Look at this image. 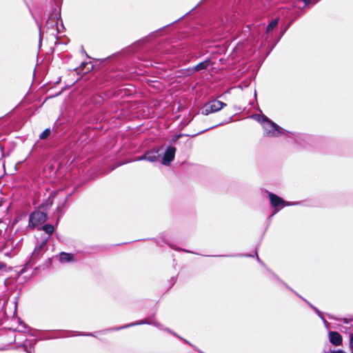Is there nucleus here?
Returning a JSON list of instances; mask_svg holds the SVG:
<instances>
[{
  "label": "nucleus",
  "mask_w": 353,
  "mask_h": 353,
  "mask_svg": "<svg viewBox=\"0 0 353 353\" xmlns=\"http://www.w3.org/2000/svg\"><path fill=\"white\" fill-rule=\"evenodd\" d=\"M73 260V255L69 253L62 252L60 254V261L61 262H69Z\"/></svg>",
  "instance_id": "obj_8"
},
{
  "label": "nucleus",
  "mask_w": 353,
  "mask_h": 353,
  "mask_svg": "<svg viewBox=\"0 0 353 353\" xmlns=\"http://www.w3.org/2000/svg\"><path fill=\"white\" fill-rule=\"evenodd\" d=\"M330 353H345V352L341 350H337V351H332Z\"/></svg>",
  "instance_id": "obj_16"
},
{
  "label": "nucleus",
  "mask_w": 353,
  "mask_h": 353,
  "mask_svg": "<svg viewBox=\"0 0 353 353\" xmlns=\"http://www.w3.org/2000/svg\"><path fill=\"white\" fill-rule=\"evenodd\" d=\"M328 338L330 342L334 345L338 346L342 343V337L337 332H330L328 333Z\"/></svg>",
  "instance_id": "obj_7"
},
{
  "label": "nucleus",
  "mask_w": 353,
  "mask_h": 353,
  "mask_svg": "<svg viewBox=\"0 0 353 353\" xmlns=\"http://www.w3.org/2000/svg\"><path fill=\"white\" fill-rule=\"evenodd\" d=\"M50 134V129H46L41 134H40V139H44L47 138Z\"/></svg>",
  "instance_id": "obj_13"
},
{
  "label": "nucleus",
  "mask_w": 353,
  "mask_h": 353,
  "mask_svg": "<svg viewBox=\"0 0 353 353\" xmlns=\"http://www.w3.org/2000/svg\"><path fill=\"white\" fill-rule=\"evenodd\" d=\"M278 21V19L272 20L267 26V32L272 30L277 26Z\"/></svg>",
  "instance_id": "obj_10"
},
{
  "label": "nucleus",
  "mask_w": 353,
  "mask_h": 353,
  "mask_svg": "<svg viewBox=\"0 0 353 353\" xmlns=\"http://www.w3.org/2000/svg\"><path fill=\"white\" fill-rule=\"evenodd\" d=\"M344 322H345V323H347V320H344Z\"/></svg>",
  "instance_id": "obj_18"
},
{
  "label": "nucleus",
  "mask_w": 353,
  "mask_h": 353,
  "mask_svg": "<svg viewBox=\"0 0 353 353\" xmlns=\"http://www.w3.org/2000/svg\"><path fill=\"white\" fill-rule=\"evenodd\" d=\"M305 1V3H309L310 2H312V0H303Z\"/></svg>",
  "instance_id": "obj_17"
},
{
  "label": "nucleus",
  "mask_w": 353,
  "mask_h": 353,
  "mask_svg": "<svg viewBox=\"0 0 353 353\" xmlns=\"http://www.w3.org/2000/svg\"><path fill=\"white\" fill-rule=\"evenodd\" d=\"M254 118L258 121L259 122H260L262 125L263 126L264 125V123L266 122V121H268L269 119L268 117H266L264 115H259V114H256V115H254Z\"/></svg>",
  "instance_id": "obj_9"
},
{
  "label": "nucleus",
  "mask_w": 353,
  "mask_h": 353,
  "mask_svg": "<svg viewBox=\"0 0 353 353\" xmlns=\"http://www.w3.org/2000/svg\"><path fill=\"white\" fill-rule=\"evenodd\" d=\"M43 230L48 234H52L53 231H54V227L52 225H49V224H47V225H45L43 227Z\"/></svg>",
  "instance_id": "obj_12"
},
{
  "label": "nucleus",
  "mask_w": 353,
  "mask_h": 353,
  "mask_svg": "<svg viewBox=\"0 0 353 353\" xmlns=\"http://www.w3.org/2000/svg\"><path fill=\"white\" fill-rule=\"evenodd\" d=\"M208 61L201 62L195 66V70L196 71H199V70L206 68L208 67Z\"/></svg>",
  "instance_id": "obj_11"
},
{
  "label": "nucleus",
  "mask_w": 353,
  "mask_h": 353,
  "mask_svg": "<svg viewBox=\"0 0 353 353\" xmlns=\"http://www.w3.org/2000/svg\"><path fill=\"white\" fill-rule=\"evenodd\" d=\"M176 149L174 147H169L166 150L162 161V163L165 165H169L170 163L174 159Z\"/></svg>",
  "instance_id": "obj_5"
},
{
  "label": "nucleus",
  "mask_w": 353,
  "mask_h": 353,
  "mask_svg": "<svg viewBox=\"0 0 353 353\" xmlns=\"http://www.w3.org/2000/svg\"><path fill=\"white\" fill-rule=\"evenodd\" d=\"M160 154L158 150H150L145 155L139 158V160L145 159L147 161L154 162L159 159Z\"/></svg>",
  "instance_id": "obj_6"
},
{
  "label": "nucleus",
  "mask_w": 353,
  "mask_h": 353,
  "mask_svg": "<svg viewBox=\"0 0 353 353\" xmlns=\"http://www.w3.org/2000/svg\"><path fill=\"white\" fill-rule=\"evenodd\" d=\"M313 309L314 310V311L317 313V314L322 319V320L323 321L324 323H326L325 320L323 319V317L322 316V313L318 310L316 309V307H312Z\"/></svg>",
  "instance_id": "obj_14"
},
{
  "label": "nucleus",
  "mask_w": 353,
  "mask_h": 353,
  "mask_svg": "<svg viewBox=\"0 0 353 353\" xmlns=\"http://www.w3.org/2000/svg\"><path fill=\"white\" fill-rule=\"evenodd\" d=\"M269 197L270 199L271 205L274 208L283 207L285 205H290V204L285 202L282 198L276 196L274 194L270 193Z\"/></svg>",
  "instance_id": "obj_4"
},
{
  "label": "nucleus",
  "mask_w": 353,
  "mask_h": 353,
  "mask_svg": "<svg viewBox=\"0 0 353 353\" xmlns=\"http://www.w3.org/2000/svg\"><path fill=\"white\" fill-rule=\"evenodd\" d=\"M265 133L268 136L278 137L283 133L284 130L280 126L276 125L275 123L268 121L264 123L263 126Z\"/></svg>",
  "instance_id": "obj_1"
},
{
  "label": "nucleus",
  "mask_w": 353,
  "mask_h": 353,
  "mask_svg": "<svg viewBox=\"0 0 353 353\" xmlns=\"http://www.w3.org/2000/svg\"><path fill=\"white\" fill-rule=\"evenodd\" d=\"M47 215L46 213L37 211L34 212L30 215V225L31 227H36L42 223H43L46 221Z\"/></svg>",
  "instance_id": "obj_3"
},
{
  "label": "nucleus",
  "mask_w": 353,
  "mask_h": 353,
  "mask_svg": "<svg viewBox=\"0 0 353 353\" xmlns=\"http://www.w3.org/2000/svg\"><path fill=\"white\" fill-rule=\"evenodd\" d=\"M225 105H226L225 103H224L220 101L212 100L204 105L203 110H202V113L207 115L210 113L220 110Z\"/></svg>",
  "instance_id": "obj_2"
},
{
  "label": "nucleus",
  "mask_w": 353,
  "mask_h": 353,
  "mask_svg": "<svg viewBox=\"0 0 353 353\" xmlns=\"http://www.w3.org/2000/svg\"><path fill=\"white\" fill-rule=\"evenodd\" d=\"M350 344H352L353 342V334H350Z\"/></svg>",
  "instance_id": "obj_15"
}]
</instances>
